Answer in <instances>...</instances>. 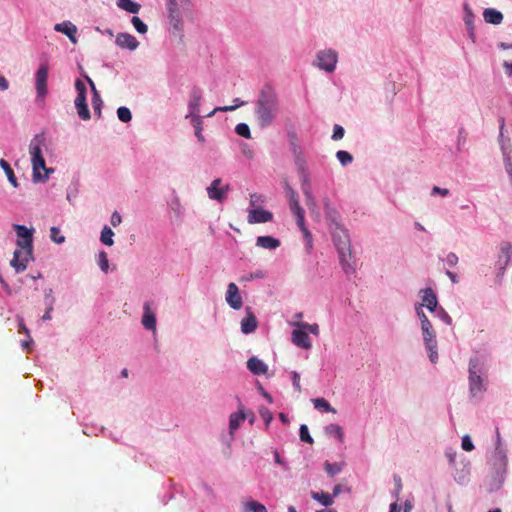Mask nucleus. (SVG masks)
I'll return each mask as SVG.
<instances>
[{"instance_id": "5", "label": "nucleus", "mask_w": 512, "mask_h": 512, "mask_svg": "<svg viewBox=\"0 0 512 512\" xmlns=\"http://www.w3.org/2000/svg\"><path fill=\"white\" fill-rule=\"evenodd\" d=\"M75 89L77 91V96L75 99V106L78 112L79 117L82 120L90 119V112L88 109V105L86 103V85L80 79H77L75 82Z\"/></svg>"}, {"instance_id": "33", "label": "nucleus", "mask_w": 512, "mask_h": 512, "mask_svg": "<svg viewBox=\"0 0 512 512\" xmlns=\"http://www.w3.org/2000/svg\"><path fill=\"white\" fill-rule=\"evenodd\" d=\"M311 497L324 506H331L334 503L333 496L325 492H311Z\"/></svg>"}, {"instance_id": "38", "label": "nucleus", "mask_w": 512, "mask_h": 512, "mask_svg": "<svg viewBox=\"0 0 512 512\" xmlns=\"http://www.w3.org/2000/svg\"><path fill=\"white\" fill-rule=\"evenodd\" d=\"M293 157H294L295 166H296L298 172L300 173V176L304 175V174H308L307 170H306V160L304 158L303 153L300 155H293Z\"/></svg>"}, {"instance_id": "49", "label": "nucleus", "mask_w": 512, "mask_h": 512, "mask_svg": "<svg viewBox=\"0 0 512 512\" xmlns=\"http://www.w3.org/2000/svg\"><path fill=\"white\" fill-rule=\"evenodd\" d=\"M299 432H300V439H301V441L309 443V444L313 443V438L309 434V430H308L307 425L302 424L300 426Z\"/></svg>"}, {"instance_id": "19", "label": "nucleus", "mask_w": 512, "mask_h": 512, "mask_svg": "<svg viewBox=\"0 0 512 512\" xmlns=\"http://www.w3.org/2000/svg\"><path fill=\"white\" fill-rule=\"evenodd\" d=\"M246 311L247 315L241 321V331L244 334H250L256 330L258 322L256 316L249 307L246 308Z\"/></svg>"}, {"instance_id": "9", "label": "nucleus", "mask_w": 512, "mask_h": 512, "mask_svg": "<svg viewBox=\"0 0 512 512\" xmlns=\"http://www.w3.org/2000/svg\"><path fill=\"white\" fill-rule=\"evenodd\" d=\"M13 228L17 234V247L33 250V229H28L24 225L19 224H14Z\"/></svg>"}, {"instance_id": "44", "label": "nucleus", "mask_w": 512, "mask_h": 512, "mask_svg": "<svg viewBox=\"0 0 512 512\" xmlns=\"http://www.w3.org/2000/svg\"><path fill=\"white\" fill-rule=\"evenodd\" d=\"M235 132L239 135V136H242L246 139H250L251 138V132H250V128L247 124L245 123H239L237 124V126L235 127Z\"/></svg>"}, {"instance_id": "36", "label": "nucleus", "mask_w": 512, "mask_h": 512, "mask_svg": "<svg viewBox=\"0 0 512 512\" xmlns=\"http://www.w3.org/2000/svg\"><path fill=\"white\" fill-rule=\"evenodd\" d=\"M314 407L323 412L336 413V410L330 405V403L324 398H316L312 400Z\"/></svg>"}, {"instance_id": "57", "label": "nucleus", "mask_w": 512, "mask_h": 512, "mask_svg": "<svg viewBox=\"0 0 512 512\" xmlns=\"http://www.w3.org/2000/svg\"><path fill=\"white\" fill-rule=\"evenodd\" d=\"M306 198V205L307 207L312 211L314 212L317 208V205H316V200L313 196V194H309V196H305Z\"/></svg>"}, {"instance_id": "22", "label": "nucleus", "mask_w": 512, "mask_h": 512, "mask_svg": "<svg viewBox=\"0 0 512 512\" xmlns=\"http://www.w3.org/2000/svg\"><path fill=\"white\" fill-rule=\"evenodd\" d=\"M247 368L254 375H263L268 371L267 365L257 357H251L248 359Z\"/></svg>"}, {"instance_id": "20", "label": "nucleus", "mask_w": 512, "mask_h": 512, "mask_svg": "<svg viewBox=\"0 0 512 512\" xmlns=\"http://www.w3.org/2000/svg\"><path fill=\"white\" fill-rule=\"evenodd\" d=\"M54 30L65 34L72 43H74V44L77 43V39L75 36L77 33V27L74 24H72L70 21H64V22L55 24Z\"/></svg>"}, {"instance_id": "55", "label": "nucleus", "mask_w": 512, "mask_h": 512, "mask_svg": "<svg viewBox=\"0 0 512 512\" xmlns=\"http://www.w3.org/2000/svg\"><path fill=\"white\" fill-rule=\"evenodd\" d=\"M436 313H437V316L443 322H445L447 325L452 324V318L448 315V313L443 308L436 309Z\"/></svg>"}, {"instance_id": "61", "label": "nucleus", "mask_w": 512, "mask_h": 512, "mask_svg": "<svg viewBox=\"0 0 512 512\" xmlns=\"http://www.w3.org/2000/svg\"><path fill=\"white\" fill-rule=\"evenodd\" d=\"M446 262L450 266H455L458 263V256L455 253H449L446 257Z\"/></svg>"}, {"instance_id": "51", "label": "nucleus", "mask_w": 512, "mask_h": 512, "mask_svg": "<svg viewBox=\"0 0 512 512\" xmlns=\"http://www.w3.org/2000/svg\"><path fill=\"white\" fill-rule=\"evenodd\" d=\"M464 10H465V17H464L465 24L467 25L468 29L470 31H472V29H473L472 24H473L474 15H473L471 9L468 7L467 4L464 6Z\"/></svg>"}, {"instance_id": "2", "label": "nucleus", "mask_w": 512, "mask_h": 512, "mask_svg": "<svg viewBox=\"0 0 512 512\" xmlns=\"http://www.w3.org/2000/svg\"><path fill=\"white\" fill-rule=\"evenodd\" d=\"M335 247L339 253L341 266L346 274L355 272L356 260L352 254L350 238L345 229L336 225L332 233Z\"/></svg>"}, {"instance_id": "6", "label": "nucleus", "mask_w": 512, "mask_h": 512, "mask_svg": "<svg viewBox=\"0 0 512 512\" xmlns=\"http://www.w3.org/2000/svg\"><path fill=\"white\" fill-rule=\"evenodd\" d=\"M477 363L471 360L469 363V387L472 396L482 395L486 391L485 383L480 375L476 373Z\"/></svg>"}, {"instance_id": "12", "label": "nucleus", "mask_w": 512, "mask_h": 512, "mask_svg": "<svg viewBox=\"0 0 512 512\" xmlns=\"http://www.w3.org/2000/svg\"><path fill=\"white\" fill-rule=\"evenodd\" d=\"M202 100V91L199 87H194L190 92V99L188 103L189 115L187 117L195 118L200 117V102Z\"/></svg>"}, {"instance_id": "28", "label": "nucleus", "mask_w": 512, "mask_h": 512, "mask_svg": "<svg viewBox=\"0 0 512 512\" xmlns=\"http://www.w3.org/2000/svg\"><path fill=\"white\" fill-rule=\"evenodd\" d=\"M245 418L246 414L241 409L238 412L232 413L229 418L230 433H233V431L237 430Z\"/></svg>"}, {"instance_id": "8", "label": "nucleus", "mask_w": 512, "mask_h": 512, "mask_svg": "<svg viewBox=\"0 0 512 512\" xmlns=\"http://www.w3.org/2000/svg\"><path fill=\"white\" fill-rule=\"evenodd\" d=\"M33 259V250L17 248L13 253L10 264L17 273L24 271Z\"/></svg>"}, {"instance_id": "42", "label": "nucleus", "mask_w": 512, "mask_h": 512, "mask_svg": "<svg viewBox=\"0 0 512 512\" xmlns=\"http://www.w3.org/2000/svg\"><path fill=\"white\" fill-rule=\"evenodd\" d=\"M192 124L195 128V136L200 142H204V137L202 135V120L201 117L192 118Z\"/></svg>"}, {"instance_id": "15", "label": "nucleus", "mask_w": 512, "mask_h": 512, "mask_svg": "<svg viewBox=\"0 0 512 512\" xmlns=\"http://www.w3.org/2000/svg\"><path fill=\"white\" fill-rule=\"evenodd\" d=\"M222 180L215 179L207 188L208 197L212 200L222 201L229 190V186L221 187Z\"/></svg>"}, {"instance_id": "41", "label": "nucleus", "mask_w": 512, "mask_h": 512, "mask_svg": "<svg viewBox=\"0 0 512 512\" xmlns=\"http://www.w3.org/2000/svg\"><path fill=\"white\" fill-rule=\"evenodd\" d=\"M117 116H118L119 120L124 123L130 122L132 119L131 111L127 107H124V106L119 107L117 109Z\"/></svg>"}, {"instance_id": "24", "label": "nucleus", "mask_w": 512, "mask_h": 512, "mask_svg": "<svg viewBox=\"0 0 512 512\" xmlns=\"http://www.w3.org/2000/svg\"><path fill=\"white\" fill-rule=\"evenodd\" d=\"M256 245L264 249L274 250L280 246V241L272 236H259L256 239Z\"/></svg>"}, {"instance_id": "3", "label": "nucleus", "mask_w": 512, "mask_h": 512, "mask_svg": "<svg viewBox=\"0 0 512 512\" xmlns=\"http://www.w3.org/2000/svg\"><path fill=\"white\" fill-rule=\"evenodd\" d=\"M44 144V138L41 135H36L30 142L29 152L31 155L32 169H33V181L40 182L48 179L49 173L53 172V169L47 168L45 160L42 156L41 146Z\"/></svg>"}, {"instance_id": "62", "label": "nucleus", "mask_w": 512, "mask_h": 512, "mask_svg": "<svg viewBox=\"0 0 512 512\" xmlns=\"http://www.w3.org/2000/svg\"><path fill=\"white\" fill-rule=\"evenodd\" d=\"M9 88L7 79L0 74V90L5 91Z\"/></svg>"}, {"instance_id": "29", "label": "nucleus", "mask_w": 512, "mask_h": 512, "mask_svg": "<svg viewBox=\"0 0 512 512\" xmlns=\"http://www.w3.org/2000/svg\"><path fill=\"white\" fill-rule=\"evenodd\" d=\"M242 509L243 512H268L265 505L253 499L243 502Z\"/></svg>"}, {"instance_id": "39", "label": "nucleus", "mask_w": 512, "mask_h": 512, "mask_svg": "<svg viewBox=\"0 0 512 512\" xmlns=\"http://www.w3.org/2000/svg\"><path fill=\"white\" fill-rule=\"evenodd\" d=\"M295 325L298 328L305 329L307 333L309 332V333H311L313 335H316V336L319 335V326H318V324H309L307 322H297V323H295Z\"/></svg>"}, {"instance_id": "16", "label": "nucleus", "mask_w": 512, "mask_h": 512, "mask_svg": "<svg viewBox=\"0 0 512 512\" xmlns=\"http://www.w3.org/2000/svg\"><path fill=\"white\" fill-rule=\"evenodd\" d=\"M422 295V303L418 307H426L429 311L435 312L438 300L435 292L431 288H426L421 290Z\"/></svg>"}, {"instance_id": "52", "label": "nucleus", "mask_w": 512, "mask_h": 512, "mask_svg": "<svg viewBox=\"0 0 512 512\" xmlns=\"http://www.w3.org/2000/svg\"><path fill=\"white\" fill-rule=\"evenodd\" d=\"M265 201V198L261 194L253 193L250 195V205L254 208H260L259 206Z\"/></svg>"}, {"instance_id": "47", "label": "nucleus", "mask_w": 512, "mask_h": 512, "mask_svg": "<svg viewBox=\"0 0 512 512\" xmlns=\"http://www.w3.org/2000/svg\"><path fill=\"white\" fill-rule=\"evenodd\" d=\"M98 264L101 268V270L105 273L108 272V269H109V261H108V256H107V253L104 252V251H101L99 254H98Z\"/></svg>"}, {"instance_id": "63", "label": "nucleus", "mask_w": 512, "mask_h": 512, "mask_svg": "<svg viewBox=\"0 0 512 512\" xmlns=\"http://www.w3.org/2000/svg\"><path fill=\"white\" fill-rule=\"evenodd\" d=\"M19 329H18V332L19 333H24L26 334L27 336H29V330L27 329V327L25 326L23 320L21 319L19 321V325H18Z\"/></svg>"}, {"instance_id": "56", "label": "nucleus", "mask_w": 512, "mask_h": 512, "mask_svg": "<svg viewBox=\"0 0 512 512\" xmlns=\"http://www.w3.org/2000/svg\"><path fill=\"white\" fill-rule=\"evenodd\" d=\"M461 447L465 451H472L474 449V444L468 435L462 437Z\"/></svg>"}, {"instance_id": "60", "label": "nucleus", "mask_w": 512, "mask_h": 512, "mask_svg": "<svg viewBox=\"0 0 512 512\" xmlns=\"http://www.w3.org/2000/svg\"><path fill=\"white\" fill-rule=\"evenodd\" d=\"M293 386L297 392H301L300 375L297 372H293Z\"/></svg>"}, {"instance_id": "18", "label": "nucleus", "mask_w": 512, "mask_h": 512, "mask_svg": "<svg viewBox=\"0 0 512 512\" xmlns=\"http://www.w3.org/2000/svg\"><path fill=\"white\" fill-rule=\"evenodd\" d=\"M291 211L296 216L297 225L300 228V230L302 231L303 236H304L305 240L307 241V244L309 245V247H311L312 246L311 245L312 235H311L310 231L307 229V227L305 226L303 208L298 207V209L297 208L291 209Z\"/></svg>"}, {"instance_id": "35", "label": "nucleus", "mask_w": 512, "mask_h": 512, "mask_svg": "<svg viewBox=\"0 0 512 512\" xmlns=\"http://www.w3.org/2000/svg\"><path fill=\"white\" fill-rule=\"evenodd\" d=\"M424 344L429 352V359L432 363H436L438 360V352H437V340L435 338H431V343L427 340H424Z\"/></svg>"}, {"instance_id": "1", "label": "nucleus", "mask_w": 512, "mask_h": 512, "mask_svg": "<svg viewBox=\"0 0 512 512\" xmlns=\"http://www.w3.org/2000/svg\"><path fill=\"white\" fill-rule=\"evenodd\" d=\"M280 111L279 97L269 85L264 86L258 94L255 104V116L261 128H266L274 122Z\"/></svg>"}, {"instance_id": "7", "label": "nucleus", "mask_w": 512, "mask_h": 512, "mask_svg": "<svg viewBox=\"0 0 512 512\" xmlns=\"http://www.w3.org/2000/svg\"><path fill=\"white\" fill-rule=\"evenodd\" d=\"M337 53L332 49L319 51L316 58V65L320 69L331 73L335 70Z\"/></svg>"}, {"instance_id": "11", "label": "nucleus", "mask_w": 512, "mask_h": 512, "mask_svg": "<svg viewBox=\"0 0 512 512\" xmlns=\"http://www.w3.org/2000/svg\"><path fill=\"white\" fill-rule=\"evenodd\" d=\"M416 313L421 322L423 340H427L428 342L431 343V338L436 337V333L433 329L432 323L429 321L428 317L426 316L421 307H416Z\"/></svg>"}, {"instance_id": "14", "label": "nucleus", "mask_w": 512, "mask_h": 512, "mask_svg": "<svg viewBox=\"0 0 512 512\" xmlns=\"http://www.w3.org/2000/svg\"><path fill=\"white\" fill-rule=\"evenodd\" d=\"M225 298L226 302L234 310H239L243 305L242 298L239 294V289L233 282L228 285Z\"/></svg>"}, {"instance_id": "40", "label": "nucleus", "mask_w": 512, "mask_h": 512, "mask_svg": "<svg viewBox=\"0 0 512 512\" xmlns=\"http://www.w3.org/2000/svg\"><path fill=\"white\" fill-rule=\"evenodd\" d=\"M234 102L235 104L234 105H231V106H223V107H216L210 114L209 116L213 115L214 113H216L217 111H221V112H228V111H233L235 109H237L238 107L242 106L245 104V102L243 101H240L239 98H236L234 99Z\"/></svg>"}, {"instance_id": "59", "label": "nucleus", "mask_w": 512, "mask_h": 512, "mask_svg": "<svg viewBox=\"0 0 512 512\" xmlns=\"http://www.w3.org/2000/svg\"><path fill=\"white\" fill-rule=\"evenodd\" d=\"M432 195H435V194H440L441 196H447L449 194V190L446 189V188H440L438 186H434L432 188V192H431Z\"/></svg>"}, {"instance_id": "43", "label": "nucleus", "mask_w": 512, "mask_h": 512, "mask_svg": "<svg viewBox=\"0 0 512 512\" xmlns=\"http://www.w3.org/2000/svg\"><path fill=\"white\" fill-rule=\"evenodd\" d=\"M336 157L343 166H346L353 161L352 155L349 152L344 151V150H339L336 153Z\"/></svg>"}, {"instance_id": "37", "label": "nucleus", "mask_w": 512, "mask_h": 512, "mask_svg": "<svg viewBox=\"0 0 512 512\" xmlns=\"http://www.w3.org/2000/svg\"><path fill=\"white\" fill-rule=\"evenodd\" d=\"M114 232L112 229L108 226H104L101 235H100V241L107 246H112L114 244L113 241Z\"/></svg>"}, {"instance_id": "48", "label": "nucleus", "mask_w": 512, "mask_h": 512, "mask_svg": "<svg viewBox=\"0 0 512 512\" xmlns=\"http://www.w3.org/2000/svg\"><path fill=\"white\" fill-rule=\"evenodd\" d=\"M301 188L305 196H309L312 193L308 174L301 175Z\"/></svg>"}, {"instance_id": "31", "label": "nucleus", "mask_w": 512, "mask_h": 512, "mask_svg": "<svg viewBox=\"0 0 512 512\" xmlns=\"http://www.w3.org/2000/svg\"><path fill=\"white\" fill-rule=\"evenodd\" d=\"M325 433L328 436L336 437L341 443L344 441V433L338 424H330L325 427Z\"/></svg>"}, {"instance_id": "45", "label": "nucleus", "mask_w": 512, "mask_h": 512, "mask_svg": "<svg viewBox=\"0 0 512 512\" xmlns=\"http://www.w3.org/2000/svg\"><path fill=\"white\" fill-rule=\"evenodd\" d=\"M50 238L56 244H62L65 242V237L60 234V230L57 227H51Z\"/></svg>"}, {"instance_id": "26", "label": "nucleus", "mask_w": 512, "mask_h": 512, "mask_svg": "<svg viewBox=\"0 0 512 512\" xmlns=\"http://www.w3.org/2000/svg\"><path fill=\"white\" fill-rule=\"evenodd\" d=\"M287 137L290 145V150L292 155H300L303 153V150L299 143V138L297 133L294 130H289L287 132Z\"/></svg>"}, {"instance_id": "34", "label": "nucleus", "mask_w": 512, "mask_h": 512, "mask_svg": "<svg viewBox=\"0 0 512 512\" xmlns=\"http://www.w3.org/2000/svg\"><path fill=\"white\" fill-rule=\"evenodd\" d=\"M0 166L4 170L9 182L13 185V187H15V188L18 187V182H17L16 176H15L12 168L10 167L9 163L6 160L1 159Z\"/></svg>"}, {"instance_id": "21", "label": "nucleus", "mask_w": 512, "mask_h": 512, "mask_svg": "<svg viewBox=\"0 0 512 512\" xmlns=\"http://www.w3.org/2000/svg\"><path fill=\"white\" fill-rule=\"evenodd\" d=\"M116 44L121 48L135 50L138 47L139 42L131 34L119 33L116 37Z\"/></svg>"}, {"instance_id": "30", "label": "nucleus", "mask_w": 512, "mask_h": 512, "mask_svg": "<svg viewBox=\"0 0 512 512\" xmlns=\"http://www.w3.org/2000/svg\"><path fill=\"white\" fill-rule=\"evenodd\" d=\"M284 186H285L286 196L289 200L290 209H295V208L298 209V207H301L299 200H298V195H297L296 191L289 185L288 181L284 182Z\"/></svg>"}, {"instance_id": "32", "label": "nucleus", "mask_w": 512, "mask_h": 512, "mask_svg": "<svg viewBox=\"0 0 512 512\" xmlns=\"http://www.w3.org/2000/svg\"><path fill=\"white\" fill-rule=\"evenodd\" d=\"M117 5L121 9L133 14L138 13L141 8L140 4L133 2L132 0H118Z\"/></svg>"}, {"instance_id": "13", "label": "nucleus", "mask_w": 512, "mask_h": 512, "mask_svg": "<svg viewBox=\"0 0 512 512\" xmlns=\"http://www.w3.org/2000/svg\"><path fill=\"white\" fill-rule=\"evenodd\" d=\"M272 219L273 214L262 208L250 209L247 218L249 224L266 223L272 221Z\"/></svg>"}, {"instance_id": "23", "label": "nucleus", "mask_w": 512, "mask_h": 512, "mask_svg": "<svg viewBox=\"0 0 512 512\" xmlns=\"http://www.w3.org/2000/svg\"><path fill=\"white\" fill-rule=\"evenodd\" d=\"M144 315L142 317V324L148 330L156 329V317L151 311L150 304L146 302L144 304Z\"/></svg>"}, {"instance_id": "4", "label": "nucleus", "mask_w": 512, "mask_h": 512, "mask_svg": "<svg viewBox=\"0 0 512 512\" xmlns=\"http://www.w3.org/2000/svg\"><path fill=\"white\" fill-rule=\"evenodd\" d=\"M188 5L189 0H168L169 21L177 32H181L183 27L180 10L187 8Z\"/></svg>"}, {"instance_id": "17", "label": "nucleus", "mask_w": 512, "mask_h": 512, "mask_svg": "<svg viewBox=\"0 0 512 512\" xmlns=\"http://www.w3.org/2000/svg\"><path fill=\"white\" fill-rule=\"evenodd\" d=\"M292 342L296 346L306 349V350H308L312 347L308 333L306 332L305 329H302V328L295 329L292 332Z\"/></svg>"}, {"instance_id": "46", "label": "nucleus", "mask_w": 512, "mask_h": 512, "mask_svg": "<svg viewBox=\"0 0 512 512\" xmlns=\"http://www.w3.org/2000/svg\"><path fill=\"white\" fill-rule=\"evenodd\" d=\"M134 28L139 32L140 34H145L148 30L147 25L137 16H134L131 20Z\"/></svg>"}, {"instance_id": "50", "label": "nucleus", "mask_w": 512, "mask_h": 512, "mask_svg": "<svg viewBox=\"0 0 512 512\" xmlns=\"http://www.w3.org/2000/svg\"><path fill=\"white\" fill-rule=\"evenodd\" d=\"M259 413H260V416L262 417V419L264 420L266 427L268 428L273 419V415H272L271 411L266 407H262L259 410Z\"/></svg>"}, {"instance_id": "58", "label": "nucleus", "mask_w": 512, "mask_h": 512, "mask_svg": "<svg viewBox=\"0 0 512 512\" xmlns=\"http://www.w3.org/2000/svg\"><path fill=\"white\" fill-rule=\"evenodd\" d=\"M121 222H122L121 215L117 211L113 212L112 215H111V224H112V226L117 227L118 225L121 224Z\"/></svg>"}, {"instance_id": "54", "label": "nucleus", "mask_w": 512, "mask_h": 512, "mask_svg": "<svg viewBox=\"0 0 512 512\" xmlns=\"http://www.w3.org/2000/svg\"><path fill=\"white\" fill-rule=\"evenodd\" d=\"M344 137V128L338 124L334 125L332 139L335 141L341 140Z\"/></svg>"}, {"instance_id": "53", "label": "nucleus", "mask_w": 512, "mask_h": 512, "mask_svg": "<svg viewBox=\"0 0 512 512\" xmlns=\"http://www.w3.org/2000/svg\"><path fill=\"white\" fill-rule=\"evenodd\" d=\"M325 470L328 473V475L334 476V475H336V474H338L340 472L341 468L336 463L331 464L329 462H326L325 463Z\"/></svg>"}, {"instance_id": "64", "label": "nucleus", "mask_w": 512, "mask_h": 512, "mask_svg": "<svg viewBox=\"0 0 512 512\" xmlns=\"http://www.w3.org/2000/svg\"><path fill=\"white\" fill-rule=\"evenodd\" d=\"M504 69L507 75L512 76V63L505 62Z\"/></svg>"}, {"instance_id": "25", "label": "nucleus", "mask_w": 512, "mask_h": 512, "mask_svg": "<svg viewBox=\"0 0 512 512\" xmlns=\"http://www.w3.org/2000/svg\"><path fill=\"white\" fill-rule=\"evenodd\" d=\"M483 17H484V20L487 22V23H491V24H494V25H498L502 22L503 20V15L500 11H497L493 8H487L484 10L483 12Z\"/></svg>"}, {"instance_id": "27", "label": "nucleus", "mask_w": 512, "mask_h": 512, "mask_svg": "<svg viewBox=\"0 0 512 512\" xmlns=\"http://www.w3.org/2000/svg\"><path fill=\"white\" fill-rule=\"evenodd\" d=\"M87 81L93 91V98H92L93 109H94L95 113L100 117L101 116L102 99L95 87L94 82L91 80V78L87 77Z\"/></svg>"}, {"instance_id": "10", "label": "nucleus", "mask_w": 512, "mask_h": 512, "mask_svg": "<svg viewBox=\"0 0 512 512\" xmlns=\"http://www.w3.org/2000/svg\"><path fill=\"white\" fill-rule=\"evenodd\" d=\"M49 68L48 65L42 64L35 74V87L37 96L44 98L47 93V79H48Z\"/></svg>"}]
</instances>
